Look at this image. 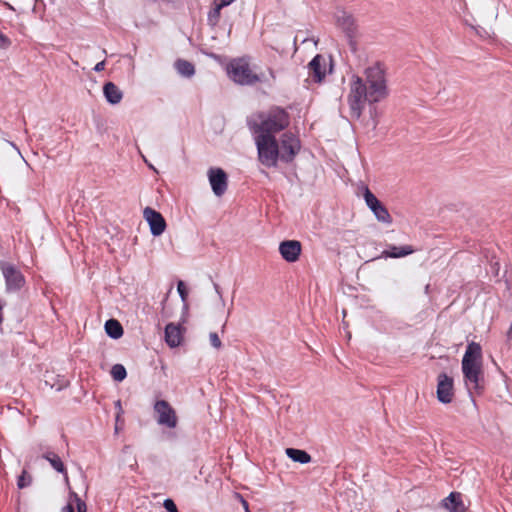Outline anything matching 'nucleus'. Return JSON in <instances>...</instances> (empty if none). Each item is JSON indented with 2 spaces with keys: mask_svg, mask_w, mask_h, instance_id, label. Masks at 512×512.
I'll list each match as a JSON object with an SVG mask.
<instances>
[{
  "mask_svg": "<svg viewBox=\"0 0 512 512\" xmlns=\"http://www.w3.org/2000/svg\"><path fill=\"white\" fill-rule=\"evenodd\" d=\"M288 125V114L279 108L260 114L251 122L258 160L265 167H276L279 161L289 163L300 151V141L293 133H283L280 142L275 138Z\"/></svg>",
  "mask_w": 512,
  "mask_h": 512,
  "instance_id": "1",
  "label": "nucleus"
},
{
  "mask_svg": "<svg viewBox=\"0 0 512 512\" xmlns=\"http://www.w3.org/2000/svg\"><path fill=\"white\" fill-rule=\"evenodd\" d=\"M365 81L354 76L350 82V90L347 102L351 117L359 119L365 107V103H377L389 95L384 69L379 64H374L365 70Z\"/></svg>",
  "mask_w": 512,
  "mask_h": 512,
  "instance_id": "2",
  "label": "nucleus"
},
{
  "mask_svg": "<svg viewBox=\"0 0 512 512\" xmlns=\"http://www.w3.org/2000/svg\"><path fill=\"white\" fill-rule=\"evenodd\" d=\"M461 369L469 392L483 389L482 348L476 342H470L462 358Z\"/></svg>",
  "mask_w": 512,
  "mask_h": 512,
  "instance_id": "3",
  "label": "nucleus"
},
{
  "mask_svg": "<svg viewBox=\"0 0 512 512\" xmlns=\"http://www.w3.org/2000/svg\"><path fill=\"white\" fill-rule=\"evenodd\" d=\"M229 77L240 85H253L257 82L271 86L276 80L275 71L268 68L267 73H254L245 59H234L227 66Z\"/></svg>",
  "mask_w": 512,
  "mask_h": 512,
  "instance_id": "4",
  "label": "nucleus"
},
{
  "mask_svg": "<svg viewBox=\"0 0 512 512\" xmlns=\"http://www.w3.org/2000/svg\"><path fill=\"white\" fill-rule=\"evenodd\" d=\"M0 270L5 279L7 292L19 291L25 285V278L15 265L6 261H0Z\"/></svg>",
  "mask_w": 512,
  "mask_h": 512,
  "instance_id": "5",
  "label": "nucleus"
},
{
  "mask_svg": "<svg viewBox=\"0 0 512 512\" xmlns=\"http://www.w3.org/2000/svg\"><path fill=\"white\" fill-rule=\"evenodd\" d=\"M363 197L366 205L373 212L374 216L379 222L390 225L392 223V217L386 207L377 199V197L369 190L364 189Z\"/></svg>",
  "mask_w": 512,
  "mask_h": 512,
  "instance_id": "6",
  "label": "nucleus"
},
{
  "mask_svg": "<svg viewBox=\"0 0 512 512\" xmlns=\"http://www.w3.org/2000/svg\"><path fill=\"white\" fill-rule=\"evenodd\" d=\"M154 410L157 414L158 424L167 426L168 428H175L177 426V416L175 410L167 401H157L154 404Z\"/></svg>",
  "mask_w": 512,
  "mask_h": 512,
  "instance_id": "7",
  "label": "nucleus"
},
{
  "mask_svg": "<svg viewBox=\"0 0 512 512\" xmlns=\"http://www.w3.org/2000/svg\"><path fill=\"white\" fill-rule=\"evenodd\" d=\"M437 399L443 404L451 403L454 398L453 379L445 373H440L437 377Z\"/></svg>",
  "mask_w": 512,
  "mask_h": 512,
  "instance_id": "8",
  "label": "nucleus"
},
{
  "mask_svg": "<svg viewBox=\"0 0 512 512\" xmlns=\"http://www.w3.org/2000/svg\"><path fill=\"white\" fill-rule=\"evenodd\" d=\"M208 180L213 193L220 197L228 187V177L225 171L221 168H210L207 172Z\"/></svg>",
  "mask_w": 512,
  "mask_h": 512,
  "instance_id": "9",
  "label": "nucleus"
},
{
  "mask_svg": "<svg viewBox=\"0 0 512 512\" xmlns=\"http://www.w3.org/2000/svg\"><path fill=\"white\" fill-rule=\"evenodd\" d=\"M329 60L323 55H316L308 64L309 77L314 82H321L331 70Z\"/></svg>",
  "mask_w": 512,
  "mask_h": 512,
  "instance_id": "10",
  "label": "nucleus"
},
{
  "mask_svg": "<svg viewBox=\"0 0 512 512\" xmlns=\"http://www.w3.org/2000/svg\"><path fill=\"white\" fill-rule=\"evenodd\" d=\"M143 217L150 227L153 236H160L166 229V221L158 211L146 207L143 211Z\"/></svg>",
  "mask_w": 512,
  "mask_h": 512,
  "instance_id": "11",
  "label": "nucleus"
},
{
  "mask_svg": "<svg viewBox=\"0 0 512 512\" xmlns=\"http://www.w3.org/2000/svg\"><path fill=\"white\" fill-rule=\"evenodd\" d=\"M301 250V243L297 240H286L279 245V252L282 258L290 263L296 262L299 259Z\"/></svg>",
  "mask_w": 512,
  "mask_h": 512,
  "instance_id": "12",
  "label": "nucleus"
},
{
  "mask_svg": "<svg viewBox=\"0 0 512 512\" xmlns=\"http://www.w3.org/2000/svg\"><path fill=\"white\" fill-rule=\"evenodd\" d=\"M336 25L344 32L347 36L351 37L354 32V19L352 16L344 10H338L335 13Z\"/></svg>",
  "mask_w": 512,
  "mask_h": 512,
  "instance_id": "13",
  "label": "nucleus"
},
{
  "mask_svg": "<svg viewBox=\"0 0 512 512\" xmlns=\"http://www.w3.org/2000/svg\"><path fill=\"white\" fill-rule=\"evenodd\" d=\"M165 341L171 348L177 347L182 341V332L179 325L169 323L165 327Z\"/></svg>",
  "mask_w": 512,
  "mask_h": 512,
  "instance_id": "14",
  "label": "nucleus"
},
{
  "mask_svg": "<svg viewBox=\"0 0 512 512\" xmlns=\"http://www.w3.org/2000/svg\"><path fill=\"white\" fill-rule=\"evenodd\" d=\"M443 507L449 512H465L466 510L461 499V494L456 492H452L443 500Z\"/></svg>",
  "mask_w": 512,
  "mask_h": 512,
  "instance_id": "15",
  "label": "nucleus"
},
{
  "mask_svg": "<svg viewBox=\"0 0 512 512\" xmlns=\"http://www.w3.org/2000/svg\"><path fill=\"white\" fill-rule=\"evenodd\" d=\"M103 93L107 102L112 105L120 103L123 97L122 91L112 82H108L104 85Z\"/></svg>",
  "mask_w": 512,
  "mask_h": 512,
  "instance_id": "16",
  "label": "nucleus"
},
{
  "mask_svg": "<svg viewBox=\"0 0 512 512\" xmlns=\"http://www.w3.org/2000/svg\"><path fill=\"white\" fill-rule=\"evenodd\" d=\"M62 512H87V506L75 492H70L69 500Z\"/></svg>",
  "mask_w": 512,
  "mask_h": 512,
  "instance_id": "17",
  "label": "nucleus"
},
{
  "mask_svg": "<svg viewBox=\"0 0 512 512\" xmlns=\"http://www.w3.org/2000/svg\"><path fill=\"white\" fill-rule=\"evenodd\" d=\"M413 252H414V249L409 245H405V246H401V247L391 246L389 250H385L382 252V257L401 258V257H405L407 255H410Z\"/></svg>",
  "mask_w": 512,
  "mask_h": 512,
  "instance_id": "18",
  "label": "nucleus"
},
{
  "mask_svg": "<svg viewBox=\"0 0 512 512\" xmlns=\"http://www.w3.org/2000/svg\"><path fill=\"white\" fill-rule=\"evenodd\" d=\"M287 456L294 462L306 464L311 461V456L304 450L288 448L286 449Z\"/></svg>",
  "mask_w": 512,
  "mask_h": 512,
  "instance_id": "19",
  "label": "nucleus"
},
{
  "mask_svg": "<svg viewBox=\"0 0 512 512\" xmlns=\"http://www.w3.org/2000/svg\"><path fill=\"white\" fill-rule=\"evenodd\" d=\"M105 331L113 339H118L123 335V328L121 324L115 319L106 321Z\"/></svg>",
  "mask_w": 512,
  "mask_h": 512,
  "instance_id": "20",
  "label": "nucleus"
},
{
  "mask_svg": "<svg viewBox=\"0 0 512 512\" xmlns=\"http://www.w3.org/2000/svg\"><path fill=\"white\" fill-rule=\"evenodd\" d=\"M44 458L49 461V463L51 464V466L57 471V472H60V473H63L64 476H65V480L68 481V475H67V472H66V469H65V466L62 462V460L60 459V457L55 454V453H47L44 455Z\"/></svg>",
  "mask_w": 512,
  "mask_h": 512,
  "instance_id": "21",
  "label": "nucleus"
},
{
  "mask_svg": "<svg viewBox=\"0 0 512 512\" xmlns=\"http://www.w3.org/2000/svg\"><path fill=\"white\" fill-rule=\"evenodd\" d=\"M175 68L177 72L184 77H191L195 73L193 64L186 60L176 61Z\"/></svg>",
  "mask_w": 512,
  "mask_h": 512,
  "instance_id": "22",
  "label": "nucleus"
},
{
  "mask_svg": "<svg viewBox=\"0 0 512 512\" xmlns=\"http://www.w3.org/2000/svg\"><path fill=\"white\" fill-rule=\"evenodd\" d=\"M111 376L115 381H123L127 376L125 367L122 364L113 365L111 368Z\"/></svg>",
  "mask_w": 512,
  "mask_h": 512,
  "instance_id": "23",
  "label": "nucleus"
},
{
  "mask_svg": "<svg viewBox=\"0 0 512 512\" xmlns=\"http://www.w3.org/2000/svg\"><path fill=\"white\" fill-rule=\"evenodd\" d=\"M31 483V477L27 474L26 471H23L22 474L19 476L17 481V486L20 489H23L30 485Z\"/></svg>",
  "mask_w": 512,
  "mask_h": 512,
  "instance_id": "24",
  "label": "nucleus"
},
{
  "mask_svg": "<svg viewBox=\"0 0 512 512\" xmlns=\"http://www.w3.org/2000/svg\"><path fill=\"white\" fill-rule=\"evenodd\" d=\"M222 7H219L217 4H214V9L209 13V20L211 22L216 23L220 17V11Z\"/></svg>",
  "mask_w": 512,
  "mask_h": 512,
  "instance_id": "25",
  "label": "nucleus"
},
{
  "mask_svg": "<svg viewBox=\"0 0 512 512\" xmlns=\"http://www.w3.org/2000/svg\"><path fill=\"white\" fill-rule=\"evenodd\" d=\"M209 339H210V343H211V345H212L214 348L219 349V348L222 346L221 340H220V338H219V336H218V334H217V333H215V332H211V333L209 334Z\"/></svg>",
  "mask_w": 512,
  "mask_h": 512,
  "instance_id": "26",
  "label": "nucleus"
},
{
  "mask_svg": "<svg viewBox=\"0 0 512 512\" xmlns=\"http://www.w3.org/2000/svg\"><path fill=\"white\" fill-rule=\"evenodd\" d=\"M177 290H178V293H179L182 301L186 302L188 292H187L186 287H185V285H184V283L182 281L178 282Z\"/></svg>",
  "mask_w": 512,
  "mask_h": 512,
  "instance_id": "27",
  "label": "nucleus"
},
{
  "mask_svg": "<svg viewBox=\"0 0 512 512\" xmlns=\"http://www.w3.org/2000/svg\"><path fill=\"white\" fill-rule=\"evenodd\" d=\"M163 506L168 512H178V509L172 499L164 500Z\"/></svg>",
  "mask_w": 512,
  "mask_h": 512,
  "instance_id": "28",
  "label": "nucleus"
},
{
  "mask_svg": "<svg viewBox=\"0 0 512 512\" xmlns=\"http://www.w3.org/2000/svg\"><path fill=\"white\" fill-rule=\"evenodd\" d=\"M11 45V40L0 31V49H7Z\"/></svg>",
  "mask_w": 512,
  "mask_h": 512,
  "instance_id": "29",
  "label": "nucleus"
},
{
  "mask_svg": "<svg viewBox=\"0 0 512 512\" xmlns=\"http://www.w3.org/2000/svg\"><path fill=\"white\" fill-rule=\"evenodd\" d=\"M235 0H214V4H217L219 7H226L230 5Z\"/></svg>",
  "mask_w": 512,
  "mask_h": 512,
  "instance_id": "30",
  "label": "nucleus"
},
{
  "mask_svg": "<svg viewBox=\"0 0 512 512\" xmlns=\"http://www.w3.org/2000/svg\"><path fill=\"white\" fill-rule=\"evenodd\" d=\"M104 68H105V61L103 60V61L98 62V63L95 65V67H94V71H96V72H101V71H103V70H104Z\"/></svg>",
  "mask_w": 512,
  "mask_h": 512,
  "instance_id": "31",
  "label": "nucleus"
},
{
  "mask_svg": "<svg viewBox=\"0 0 512 512\" xmlns=\"http://www.w3.org/2000/svg\"><path fill=\"white\" fill-rule=\"evenodd\" d=\"M240 500H241L242 506L244 508V511L245 512H250L248 502L243 497H241V496H240Z\"/></svg>",
  "mask_w": 512,
  "mask_h": 512,
  "instance_id": "32",
  "label": "nucleus"
},
{
  "mask_svg": "<svg viewBox=\"0 0 512 512\" xmlns=\"http://www.w3.org/2000/svg\"><path fill=\"white\" fill-rule=\"evenodd\" d=\"M214 288H215V291L216 293L218 294V296L220 297V299H222V294H221V291H220V287L218 284H214Z\"/></svg>",
  "mask_w": 512,
  "mask_h": 512,
  "instance_id": "33",
  "label": "nucleus"
},
{
  "mask_svg": "<svg viewBox=\"0 0 512 512\" xmlns=\"http://www.w3.org/2000/svg\"><path fill=\"white\" fill-rule=\"evenodd\" d=\"M2 309H3V306L0 304V325L2 324V321H3V312H2Z\"/></svg>",
  "mask_w": 512,
  "mask_h": 512,
  "instance_id": "34",
  "label": "nucleus"
},
{
  "mask_svg": "<svg viewBox=\"0 0 512 512\" xmlns=\"http://www.w3.org/2000/svg\"><path fill=\"white\" fill-rule=\"evenodd\" d=\"M116 405L121 409L120 401H117Z\"/></svg>",
  "mask_w": 512,
  "mask_h": 512,
  "instance_id": "35",
  "label": "nucleus"
},
{
  "mask_svg": "<svg viewBox=\"0 0 512 512\" xmlns=\"http://www.w3.org/2000/svg\"><path fill=\"white\" fill-rule=\"evenodd\" d=\"M510 332H512V324H511V327H510Z\"/></svg>",
  "mask_w": 512,
  "mask_h": 512,
  "instance_id": "36",
  "label": "nucleus"
}]
</instances>
